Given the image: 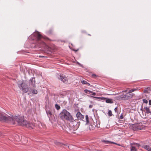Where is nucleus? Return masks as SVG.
I'll list each match as a JSON object with an SVG mask.
<instances>
[{
	"instance_id": "1",
	"label": "nucleus",
	"mask_w": 151,
	"mask_h": 151,
	"mask_svg": "<svg viewBox=\"0 0 151 151\" xmlns=\"http://www.w3.org/2000/svg\"><path fill=\"white\" fill-rule=\"evenodd\" d=\"M28 38L29 40L36 41L35 47H42L45 49H47L48 46L44 41V38L38 32H34Z\"/></svg>"
},
{
	"instance_id": "2",
	"label": "nucleus",
	"mask_w": 151,
	"mask_h": 151,
	"mask_svg": "<svg viewBox=\"0 0 151 151\" xmlns=\"http://www.w3.org/2000/svg\"><path fill=\"white\" fill-rule=\"evenodd\" d=\"M12 119V120L9 121L8 122H12L14 124L15 121L17 122L18 124L20 125L26 126L27 127L29 126V124L27 123L23 117H19L15 116L11 117Z\"/></svg>"
},
{
	"instance_id": "3",
	"label": "nucleus",
	"mask_w": 151,
	"mask_h": 151,
	"mask_svg": "<svg viewBox=\"0 0 151 151\" xmlns=\"http://www.w3.org/2000/svg\"><path fill=\"white\" fill-rule=\"evenodd\" d=\"M60 117L63 120H68L70 122H73L74 119L70 113L65 109H64L59 114Z\"/></svg>"
},
{
	"instance_id": "4",
	"label": "nucleus",
	"mask_w": 151,
	"mask_h": 151,
	"mask_svg": "<svg viewBox=\"0 0 151 151\" xmlns=\"http://www.w3.org/2000/svg\"><path fill=\"white\" fill-rule=\"evenodd\" d=\"M134 94H130L129 92L126 93L124 95H120L117 96V98L118 100H127L131 98L133 96Z\"/></svg>"
},
{
	"instance_id": "5",
	"label": "nucleus",
	"mask_w": 151,
	"mask_h": 151,
	"mask_svg": "<svg viewBox=\"0 0 151 151\" xmlns=\"http://www.w3.org/2000/svg\"><path fill=\"white\" fill-rule=\"evenodd\" d=\"M13 119L11 117L7 115L0 113V121L4 122H8L9 121L12 120Z\"/></svg>"
},
{
	"instance_id": "6",
	"label": "nucleus",
	"mask_w": 151,
	"mask_h": 151,
	"mask_svg": "<svg viewBox=\"0 0 151 151\" xmlns=\"http://www.w3.org/2000/svg\"><path fill=\"white\" fill-rule=\"evenodd\" d=\"M19 88L24 93L27 92L29 91V88L27 85L25 83H22L18 85Z\"/></svg>"
},
{
	"instance_id": "7",
	"label": "nucleus",
	"mask_w": 151,
	"mask_h": 151,
	"mask_svg": "<svg viewBox=\"0 0 151 151\" xmlns=\"http://www.w3.org/2000/svg\"><path fill=\"white\" fill-rule=\"evenodd\" d=\"M29 86L30 87L35 88V77H32L30 78L29 82Z\"/></svg>"
},
{
	"instance_id": "8",
	"label": "nucleus",
	"mask_w": 151,
	"mask_h": 151,
	"mask_svg": "<svg viewBox=\"0 0 151 151\" xmlns=\"http://www.w3.org/2000/svg\"><path fill=\"white\" fill-rule=\"evenodd\" d=\"M76 116L78 119L81 120H83L84 118V116L79 111L77 112L76 114Z\"/></svg>"
},
{
	"instance_id": "9",
	"label": "nucleus",
	"mask_w": 151,
	"mask_h": 151,
	"mask_svg": "<svg viewBox=\"0 0 151 151\" xmlns=\"http://www.w3.org/2000/svg\"><path fill=\"white\" fill-rule=\"evenodd\" d=\"M59 79H60L63 82H65L67 81L68 80L67 78L66 77V76L65 75L63 74H60V75Z\"/></svg>"
},
{
	"instance_id": "10",
	"label": "nucleus",
	"mask_w": 151,
	"mask_h": 151,
	"mask_svg": "<svg viewBox=\"0 0 151 151\" xmlns=\"http://www.w3.org/2000/svg\"><path fill=\"white\" fill-rule=\"evenodd\" d=\"M151 92V88L148 87L145 88L143 91V93H150Z\"/></svg>"
},
{
	"instance_id": "11",
	"label": "nucleus",
	"mask_w": 151,
	"mask_h": 151,
	"mask_svg": "<svg viewBox=\"0 0 151 151\" xmlns=\"http://www.w3.org/2000/svg\"><path fill=\"white\" fill-rule=\"evenodd\" d=\"M144 109H145L144 110V112L147 114H151V111H150L149 108L147 106L145 107L144 108Z\"/></svg>"
},
{
	"instance_id": "12",
	"label": "nucleus",
	"mask_w": 151,
	"mask_h": 151,
	"mask_svg": "<svg viewBox=\"0 0 151 151\" xmlns=\"http://www.w3.org/2000/svg\"><path fill=\"white\" fill-rule=\"evenodd\" d=\"M137 124H132L130 126V127L132 129L134 130H136L138 129L137 128Z\"/></svg>"
},
{
	"instance_id": "13",
	"label": "nucleus",
	"mask_w": 151,
	"mask_h": 151,
	"mask_svg": "<svg viewBox=\"0 0 151 151\" xmlns=\"http://www.w3.org/2000/svg\"><path fill=\"white\" fill-rule=\"evenodd\" d=\"M91 97L98 99L99 100H101L102 101H106V98L104 97H99L93 96H91Z\"/></svg>"
},
{
	"instance_id": "14",
	"label": "nucleus",
	"mask_w": 151,
	"mask_h": 151,
	"mask_svg": "<svg viewBox=\"0 0 151 151\" xmlns=\"http://www.w3.org/2000/svg\"><path fill=\"white\" fill-rule=\"evenodd\" d=\"M142 147L144 148L148 151H151V147L148 145H143L142 146Z\"/></svg>"
},
{
	"instance_id": "15",
	"label": "nucleus",
	"mask_w": 151,
	"mask_h": 151,
	"mask_svg": "<svg viewBox=\"0 0 151 151\" xmlns=\"http://www.w3.org/2000/svg\"><path fill=\"white\" fill-rule=\"evenodd\" d=\"M55 143L57 145H58V146H64L63 147L64 148H65L66 147H68L65 144H63V143H60V142H57L56 141V142H55Z\"/></svg>"
},
{
	"instance_id": "16",
	"label": "nucleus",
	"mask_w": 151,
	"mask_h": 151,
	"mask_svg": "<svg viewBox=\"0 0 151 151\" xmlns=\"http://www.w3.org/2000/svg\"><path fill=\"white\" fill-rule=\"evenodd\" d=\"M131 147H130V151H137V150L136 147L135 146H134L133 145L132 143H131L130 144Z\"/></svg>"
},
{
	"instance_id": "17",
	"label": "nucleus",
	"mask_w": 151,
	"mask_h": 151,
	"mask_svg": "<svg viewBox=\"0 0 151 151\" xmlns=\"http://www.w3.org/2000/svg\"><path fill=\"white\" fill-rule=\"evenodd\" d=\"M137 124H138L137 125L138 129H143L144 126L141 125L142 124L138 123H137Z\"/></svg>"
},
{
	"instance_id": "18",
	"label": "nucleus",
	"mask_w": 151,
	"mask_h": 151,
	"mask_svg": "<svg viewBox=\"0 0 151 151\" xmlns=\"http://www.w3.org/2000/svg\"><path fill=\"white\" fill-rule=\"evenodd\" d=\"M102 141L106 144H115L114 142L109 141L108 140H102Z\"/></svg>"
},
{
	"instance_id": "19",
	"label": "nucleus",
	"mask_w": 151,
	"mask_h": 151,
	"mask_svg": "<svg viewBox=\"0 0 151 151\" xmlns=\"http://www.w3.org/2000/svg\"><path fill=\"white\" fill-rule=\"evenodd\" d=\"M106 102L108 103L112 104L113 103V100L111 99H106Z\"/></svg>"
},
{
	"instance_id": "20",
	"label": "nucleus",
	"mask_w": 151,
	"mask_h": 151,
	"mask_svg": "<svg viewBox=\"0 0 151 151\" xmlns=\"http://www.w3.org/2000/svg\"><path fill=\"white\" fill-rule=\"evenodd\" d=\"M139 89H138L137 88H132L129 91V93H131L135 91L138 90Z\"/></svg>"
},
{
	"instance_id": "21",
	"label": "nucleus",
	"mask_w": 151,
	"mask_h": 151,
	"mask_svg": "<svg viewBox=\"0 0 151 151\" xmlns=\"http://www.w3.org/2000/svg\"><path fill=\"white\" fill-rule=\"evenodd\" d=\"M47 114L49 117H51L52 115V112L50 111H46Z\"/></svg>"
},
{
	"instance_id": "22",
	"label": "nucleus",
	"mask_w": 151,
	"mask_h": 151,
	"mask_svg": "<svg viewBox=\"0 0 151 151\" xmlns=\"http://www.w3.org/2000/svg\"><path fill=\"white\" fill-rule=\"evenodd\" d=\"M77 123V122H76L75 121L73 123L74 124L73 126H74L75 124L76 125V127L74 129L75 130L77 129L79 127V124H78Z\"/></svg>"
},
{
	"instance_id": "23",
	"label": "nucleus",
	"mask_w": 151,
	"mask_h": 151,
	"mask_svg": "<svg viewBox=\"0 0 151 151\" xmlns=\"http://www.w3.org/2000/svg\"><path fill=\"white\" fill-rule=\"evenodd\" d=\"M31 92L33 93L36 94L37 93V91L35 89H31Z\"/></svg>"
},
{
	"instance_id": "24",
	"label": "nucleus",
	"mask_w": 151,
	"mask_h": 151,
	"mask_svg": "<svg viewBox=\"0 0 151 151\" xmlns=\"http://www.w3.org/2000/svg\"><path fill=\"white\" fill-rule=\"evenodd\" d=\"M133 145H134V146H135L136 147V148L139 147V146H140V144L138 143H133Z\"/></svg>"
},
{
	"instance_id": "25",
	"label": "nucleus",
	"mask_w": 151,
	"mask_h": 151,
	"mask_svg": "<svg viewBox=\"0 0 151 151\" xmlns=\"http://www.w3.org/2000/svg\"><path fill=\"white\" fill-rule=\"evenodd\" d=\"M84 91L86 93L88 94L90 93V92H92V91L89 90L88 89L84 90Z\"/></svg>"
},
{
	"instance_id": "26",
	"label": "nucleus",
	"mask_w": 151,
	"mask_h": 151,
	"mask_svg": "<svg viewBox=\"0 0 151 151\" xmlns=\"http://www.w3.org/2000/svg\"><path fill=\"white\" fill-rule=\"evenodd\" d=\"M55 106L56 109L58 110H59L60 108V106L57 104H55Z\"/></svg>"
},
{
	"instance_id": "27",
	"label": "nucleus",
	"mask_w": 151,
	"mask_h": 151,
	"mask_svg": "<svg viewBox=\"0 0 151 151\" xmlns=\"http://www.w3.org/2000/svg\"><path fill=\"white\" fill-rule=\"evenodd\" d=\"M85 117L87 124H88L89 122L88 117L87 115H86V116Z\"/></svg>"
},
{
	"instance_id": "28",
	"label": "nucleus",
	"mask_w": 151,
	"mask_h": 151,
	"mask_svg": "<svg viewBox=\"0 0 151 151\" xmlns=\"http://www.w3.org/2000/svg\"><path fill=\"white\" fill-rule=\"evenodd\" d=\"M108 114L109 116H111L112 115V112L111 110H109L108 112Z\"/></svg>"
},
{
	"instance_id": "29",
	"label": "nucleus",
	"mask_w": 151,
	"mask_h": 151,
	"mask_svg": "<svg viewBox=\"0 0 151 151\" xmlns=\"http://www.w3.org/2000/svg\"><path fill=\"white\" fill-rule=\"evenodd\" d=\"M81 82L83 84H86L87 83V82L86 81L84 80L81 81Z\"/></svg>"
},
{
	"instance_id": "30",
	"label": "nucleus",
	"mask_w": 151,
	"mask_h": 151,
	"mask_svg": "<svg viewBox=\"0 0 151 151\" xmlns=\"http://www.w3.org/2000/svg\"><path fill=\"white\" fill-rule=\"evenodd\" d=\"M52 32V31L51 30H50L49 31L47 32V34L48 35H51Z\"/></svg>"
},
{
	"instance_id": "31",
	"label": "nucleus",
	"mask_w": 151,
	"mask_h": 151,
	"mask_svg": "<svg viewBox=\"0 0 151 151\" xmlns=\"http://www.w3.org/2000/svg\"><path fill=\"white\" fill-rule=\"evenodd\" d=\"M142 101L143 103H145V104H147L148 103V101L145 99H143Z\"/></svg>"
},
{
	"instance_id": "32",
	"label": "nucleus",
	"mask_w": 151,
	"mask_h": 151,
	"mask_svg": "<svg viewBox=\"0 0 151 151\" xmlns=\"http://www.w3.org/2000/svg\"><path fill=\"white\" fill-rule=\"evenodd\" d=\"M74 146L73 145H70L69 146H68V148L69 149H71V148H72V149H73V147H74Z\"/></svg>"
},
{
	"instance_id": "33",
	"label": "nucleus",
	"mask_w": 151,
	"mask_h": 151,
	"mask_svg": "<svg viewBox=\"0 0 151 151\" xmlns=\"http://www.w3.org/2000/svg\"><path fill=\"white\" fill-rule=\"evenodd\" d=\"M90 93H92V95L93 96H95L96 95V93L95 92H93L92 91V92H90Z\"/></svg>"
},
{
	"instance_id": "34",
	"label": "nucleus",
	"mask_w": 151,
	"mask_h": 151,
	"mask_svg": "<svg viewBox=\"0 0 151 151\" xmlns=\"http://www.w3.org/2000/svg\"><path fill=\"white\" fill-rule=\"evenodd\" d=\"M120 119H123V115L122 114L121 115V116H120Z\"/></svg>"
},
{
	"instance_id": "35",
	"label": "nucleus",
	"mask_w": 151,
	"mask_h": 151,
	"mask_svg": "<svg viewBox=\"0 0 151 151\" xmlns=\"http://www.w3.org/2000/svg\"><path fill=\"white\" fill-rule=\"evenodd\" d=\"M149 104L150 105H151V100H149Z\"/></svg>"
},
{
	"instance_id": "36",
	"label": "nucleus",
	"mask_w": 151,
	"mask_h": 151,
	"mask_svg": "<svg viewBox=\"0 0 151 151\" xmlns=\"http://www.w3.org/2000/svg\"><path fill=\"white\" fill-rule=\"evenodd\" d=\"M117 108L116 107H115L114 109V111H115V112H117Z\"/></svg>"
},
{
	"instance_id": "37",
	"label": "nucleus",
	"mask_w": 151,
	"mask_h": 151,
	"mask_svg": "<svg viewBox=\"0 0 151 151\" xmlns=\"http://www.w3.org/2000/svg\"><path fill=\"white\" fill-rule=\"evenodd\" d=\"M93 107V105H89V107L90 108H91L92 107Z\"/></svg>"
},
{
	"instance_id": "38",
	"label": "nucleus",
	"mask_w": 151,
	"mask_h": 151,
	"mask_svg": "<svg viewBox=\"0 0 151 151\" xmlns=\"http://www.w3.org/2000/svg\"><path fill=\"white\" fill-rule=\"evenodd\" d=\"M129 89V88H127V89H126V90H125L124 91H123L125 92H127V90H128Z\"/></svg>"
},
{
	"instance_id": "39",
	"label": "nucleus",
	"mask_w": 151,
	"mask_h": 151,
	"mask_svg": "<svg viewBox=\"0 0 151 151\" xmlns=\"http://www.w3.org/2000/svg\"><path fill=\"white\" fill-rule=\"evenodd\" d=\"M114 143H115V144H115V145H117L118 146H121V145H120V144H117L116 143V142H114Z\"/></svg>"
},
{
	"instance_id": "40",
	"label": "nucleus",
	"mask_w": 151,
	"mask_h": 151,
	"mask_svg": "<svg viewBox=\"0 0 151 151\" xmlns=\"http://www.w3.org/2000/svg\"><path fill=\"white\" fill-rule=\"evenodd\" d=\"M92 76L93 77H96V74H93L92 75Z\"/></svg>"
},
{
	"instance_id": "41",
	"label": "nucleus",
	"mask_w": 151,
	"mask_h": 151,
	"mask_svg": "<svg viewBox=\"0 0 151 151\" xmlns=\"http://www.w3.org/2000/svg\"><path fill=\"white\" fill-rule=\"evenodd\" d=\"M78 50V49H77V50H73L75 51V52H77V51Z\"/></svg>"
},
{
	"instance_id": "42",
	"label": "nucleus",
	"mask_w": 151,
	"mask_h": 151,
	"mask_svg": "<svg viewBox=\"0 0 151 151\" xmlns=\"http://www.w3.org/2000/svg\"><path fill=\"white\" fill-rule=\"evenodd\" d=\"M86 84H87V85H88V86H90V83H88V82H87V83H86Z\"/></svg>"
},
{
	"instance_id": "43",
	"label": "nucleus",
	"mask_w": 151,
	"mask_h": 151,
	"mask_svg": "<svg viewBox=\"0 0 151 151\" xmlns=\"http://www.w3.org/2000/svg\"><path fill=\"white\" fill-rule=\"evenodd\" d=\"M140 110H141V111H142V112H143V109H142V107L140 109Z\"/></svg>"
},
{
	"instance_id": "44",
	"label": "nucleus",
	"mask_w": 151,
	"mask_h": 151,
	"mask_svg": "<svg viewBox=\"0 0 151 151\" xmlns=\"http://www.w3.org/2000/svg\"><path fill=\"white\" fill-rule=\"evenodd\" d=\"M39 57H44V56H39Z\"/></svg>"
},
{
	"instance_id": "45",
	"label": "nucleus",
	"mask_w": 151,
	"mask_h": 151,
	"mask_svg": "<svg viewBox=\"0 0 151 151\" xmlns=\"http://www.w3.org/2000/svg\"><path fill=\"white\" fill-rule=\"evenodd\" d=\"M77 63H78V64H79V65H80V64L79 63H78V62H77Z\"/></svg>"
}]
</instances>
